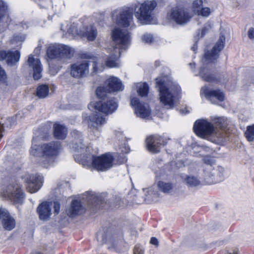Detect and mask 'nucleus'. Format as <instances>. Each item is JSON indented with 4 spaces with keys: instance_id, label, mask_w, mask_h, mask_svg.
<instances>
[{
    "instance_id": "obj_10",
    "label": "nucleus",
    "mask_w": 254,
    "mask_h": 254,
    "mask_svg": "<svg viewBox=\"0 0 254 254\" xmlns=\"http://www.w3.org/2000/svg\"><path fill=\"white\" fill-rule=\"evenodd\" d=\"M167 16L171 21L180 25H184L189 22L193 17L190 8L183 5H178L171 8Z\"/></svg>"
},
{
    "instance_id": "obj_34",
    "label": "nucleus",
    "mask_w": 254,
    "mask_h": 254,
    "mask_svg": "<svg viewBox=\"0 0 254 254\" xmlns=\"http://www.w3.org/2000/svg\"><path fill=\"white\" fill-rule=\"evenodd\" d=\"M184 181L190 187H197L200 185V181L194 176H187Z\"/></svg>"
},
{
    "instance_id": "obj_28",
    "label": "nucleus",
    "mask_w": 254,
    "mask_h": 254,
    "mask_svg": "<svg viewBox=\"0 0 254 254\" xmlns=\"http://www.w3.org/2000/svg\"><path fill=\"white\" fill-rule=\"evenodd\" d=\"M8 6L6 3L3 0H0V22H2L6 23L10 21L9 16L7 14Z\"/></svg>"
},
{
    "instance_id": "obj_12",
    "label": "nucleus",
    "mask_w": 254,
    "mask_h": 254,
    "mask_svg": "<svg viewBox=\"0 0 254 254\" xmlns=\"http://www.w3.org/2000/svg\"><path fill=\"white\" fill-rule=\"evenodd\" d=\"M169 139L158 134L149 135L146 139L147 149L152 153H158L160 152L162 147L168 143Z\"/></svg>"
},
{
    "instance_id": "obj_31",
    "label": "nucleus",
    "mask_w": 254,
    "mask_h": 254,
    "mask_svg": "<svg viewBox=\"0 0 254 254\" xmlns=\"http://www.w3.org/2000/svg\"><path fill=\"white\" fill-rule=\"evenodd\" d=\"M203 6L202 0H194L193 1L190 10L193 15L197 14Z\"/></svg>"
},
{
    "instance_id": "obj_9",
    "label": "nucleus",
    "mask_w": 254,
    "mask_h": 254,
    "mask_svg": "<svg viewBox=\"0 0 254 254\" xmlns=\"http://www.w3.org/2000/svg\"><path fill=\"white\" fill-rule=\"evenodd\" d=\"M1 195L14 204H22L25 197L21 185L17 183H12L7 185L2 190Z\"/></svg>"
},
{
    "instance_id": "obj_22",
    "label": "nucleus",
    "mask_w": 254,
    "mask_h": 254,
    "mask_svg": "<svg viewBox=\"0 0 254 254\" xmlns=\"http://www.w3.org/2000/svg\"><path fill=\"white\" fill-rule=\"evenodd\" d=\"M107 90L109 92L123 91L124 86L121 80L115 76H111L105 82Z\"/></svg>"
},
{
    "instance_id": "obj_23",
    "label": "nucleus",
    "mask_w": 254,
    "mask_h": 254,
    "mask_svg": "<svg viewBox=\"0 0 254 254\" xmlns=\"http://www.w3.org/2000/svg\"><path fill=\"white\" fill-rule=\"evenodd\" d=\"M105 117V115H102L98 113L92 114L87 119L88 127L90 128L97 129L99 127L106 123L107 120Z\"/></svg>"
},
{
    "instance_id": "obj_39",
    "label": "nucleus",
    "mask_w": 254,
    "mask_h": 254,
    "mask_svg": "<svg viewBox=\"0 0 254 254\" xmlns=\"http://www.w3.org/2000/svg\"><path fill=\"white\" fill-rule=\"evenodd\" d=\"M211 12H212V11L210 8L207 7H203L202 6L201 10H200V11L198 12V13L197 15L198 16H201L204 17H207L210 15Z\"/></svg>"
},
{
    "instance_id": "obj_44",
    "label": "nucleus",
    "mask_w": 254,
    "mask_h": 254,
    "mask_svg": "<svg viewBox=\"0 0 254 254\" xmlns=\"http://www.w3.org/2000/svg\"><path fill=\"white\" fill-rule=\"evenodd\" d=\"M142 40L146 43H151L153 40V36L150 34H145L142 37Z\"/></svg>"
},
{
    "instance_id": "obj_36",
    "label": "nucleus",
    "mask_w": 254,
    "mask_h": 254,
    "mask_svg": "<svg viewBox=\"0 0 254 254\" xmlns=\"http://www.w3.org/2000/svg\"><path fill=\"white\" fill-rule=\"evenodd\" d=\"M245 135L249 141H253L254 140V125L247 127Z\"/></svg>"
},
{
    "instance_id": "obj_53",
    "label": "nucleus",
    "mask_w": 254,
    "mask_h": 254,
    "mask_svg": "<svg viewBox=\"0 0 254 254\" xmlns=\"http://www.w3.org/2000/svg\"><path fill=\"white\" fill-rule=\"evenodd\" d=\"M41 47H42V44L39 43L38 44V46L34 50V53L36 54V55H38L39 54V53H40V51L41 50Z\"/></svg>"
},
{
    "instance_id": "obj_38",
    "label": "nucleus",
    "mask_w": 254,
    "mask_h": 254,
    "mask_svg": "<svg viewBox=\"0 0 254 254\" xmlns=\"http://www.w3.org/2000/svg\"><path fill=\"white\" fill-rule=\"evenodd\" d=\"M25 39V36L24 35H14L12 39L11 40V43L12 44H16L18 45H20L21 43L24 41Z\"/></svg>"
},
{
    "instance_id": "obj_15",
    "label": "nucleus",
    "mask_w": 254,
    "mask_h": 254,
    "mask_svg": "<svg viewBox=\"0 0 254 254\" xmlns=\"http://www.w3.org/2000/svg\"><path fill=\"white\" fill-rule=\"evenodd\" d=\"M89 63L88 61H83L73 64L70 66V74L75 78L85 77L89 73Z\"/></svg>"
},
{
    "instance_id": "obj_25",
    "label": "nucleus",
    "mask_w": 254,
    "mask_h": 254,
    "mask_svg": "<svg viewBox=\"0 0 254 254\" xmlns=\"http://www.w3.org/2000/svg\"><path fill=\"white\" fill-rule=\"evenodd\" d=\"M54 135L58 139H64L67 134V129L64 125L58 123H55L53 126Z\"/></svg>"
},
{
    "instance_id": "obj_16",
    "label": "nucleus",
    "mask_w": 254,
    "mask_h": 254,
    "mask_svg": "<svg viewBox=\"0 0 254 254\" xmlns=\"http://www.w3.org/2000/svg\"><path fill=\"white\" fill-rule=\"evenodd\" d=\"M25 181L27 184V189L30 193L38 191L43 186V177L39 175L25 176Z\"/></svg>"
},
{
    "instance_id": "obj_4",
    "label": "nucleus",
    "mask_w": 254,
    "mask_h": 254,
    "mask_svg": "<svg viewBox=\"0 0 254 254\" xmlns=\"http://www.w3.org/2000/svg\"><path fill=\"white\" fill-rule=\"evenodd\" d=\"M112 37L115 47H113L112 49H108L111 54L106 58L105 64L108 67H118L120 66L119 58L121 51L128 49L130 44L131 37L127 30L119 28L113 30Z\"/></svg>"
},
{
    "instance_id": "obj_18",
    "label": "nucleus",
    "mask_w": 254,
    "mask_h": 254,
    "mask_svg": "<svg viewBox=\"0 0 254 254\" xmlns=\"http://www.w3.org/2000/svg\"><path fill=\"white\" fill-rule=\"evenodd\" d=\"M0 221L3 229L6 231L13 230L16 226L15 219L5 209L0 208Z\"/></svg>"
},
{
    "instance_id": "obj_21",
    "label": "nucleus",
    "mask_w": 254,
    "mask_h": 254,
    "mask_svg": "<svg viewBox=\"0 0 254 254\" xmlns=\"http://www.w3.org/2000/svg\"><path fill=\"white\" fill-rule=\"evenodd\" d=\"M51 202L44 201L39 205L37 208V211L39 215V218L41 220L47 221L49 219L51 213Z\"/></svg>"
},
{
    "instance_id": "obj_52",
    "label": "nucleus",
    "mask_w": 254,
    "mask_h": 254,
    "mask_svg": "<svg viewBox=\"0 0 254 254\" xmlns=\"http://www.w3.org/2000/svg\"><path fill=\"white\" fill-rule=\"evenodd\" d=\"M107 236L109 237V238H110V237H111L110 231L109 232V234H108L107 235H103V236H102V237H103V240H102L103 243H106V242H107V241H108Z\"/></svg>"
},
{
    "instance_id": "obj_3",
    "label": "nucleus",
    "mask_w": 254,
    "mask_h": 254,
    "mask_svg": "<svg viewBox=\"0 0 254 254\" xmlns=\"http://www.w3.org/2000/svg\"><path fill=\"white\" fill-rule=\"evenodd\" d=\"M160 104L165 109H172L177 106L181 98V88L168 76L156 79Z\"/></svg>"
},
{
    "instance_id": "obj_29",
    "label": "nucleus",
    "mask_w": 254,
    "mask_h": 254,
    "mask_svg": "<svg viewBox=\"0 0 254 254\" xmlns=\"http://www.w3.org/2000/svg\"><path fill=\"white\" fill-rule=\"evenodd\" d=\"M59 50H60V58L62 59L63 58H69L73 54V50L69 46L60 44Z\"/></svg>"
},
{
    "instance_id": "obj_19",
    "label": "nucleus",
    "mask_w": 254,
    "mask_h": 254,
    "mask_svg": "<svg viewBox=\"0 0 254 254\" xmlns=\"http://www.w3.org/2000/svg\"><path fill=\"white\" fill-rule=\"evenodd\" d=\"M20 58V53L18 51H0V61L6 60L9 65H13L17 64Z\"/></svg>"
},
{
    "instance_id": "obj_8",
    "label": "nucleus",
    "mask_w": 254,
    "mask_h": 254,
    "mask_svg": "<svg viewBox=\"0 0 254 254\" xmlns=\"http://www.w3.org/2000/svg\"><path fill=\"white\" fill-rule=\"evenodd\" d=\"M84 168L98 171H105L117 165L124 163L123 160H75Z\"/></svg>"
},
{
    "instance_id": "obj_62",
    "label": "nucleus",
    "mask_w": 254,
    "mask_h": 254,
    "mask_svg": "<svg viewBox=\"0 0 254 254\" xmlns=\"http://www.w3.org/2000/svg\"><path fill=\"white\" fill-rule=\"evenodd\" d=\"M15 149H13L12 150V152L13 153V154L15 153Z\"/></svg>"
},
{
    "instance_id": "obj_5",
    "label": "nucleus",
    "mask_w": 254,
    "mask_h": 254,
    "mask_svg": "<svg viewBox=\"0 0 254 254\" xmlns=\"http://www.w3.org/2000/svg\"><path fill=\"white\" fill-rule=\"evenodd\" d=\"M225 44V37L223 33L220 34L219 38L210 51L205 52L202 59V66L198 74L204 80L213 82L216 80L215 77L210 73V67L219 57L220 52L223 49Z\"/></svg>"
},
{
    "instance_id": "obj_11",
    "label": "nucleus",
    "mask_w": 254,
    "mask_h": 254,
    "mask_svg": "<svg viewBox=\"0 0 254 254\" xmlns=\"http://www.w3.org/2000/svg\"><path fill=\"white\" fill-rule=\"evenodd\" d=\"M118 106V102L115 98L109 97L104 98L98 102L90 103L88 105V108L90 110L94 109L106 115H108L115 112Z\"/></svg>"
},
{
    "instance_id": "obj_59",
    "label": "nucleus",
    "mask_w": 254,
    "mask_h": 254,
    "mask_svg": "<svg viewBox=\"0 0 254 254\" xmlns=\"http://www.w3.org/2000/svg\"><path fill=\"white\" fill-rule=\"evenodd\" d=\"M190 65L192 69L195 67V64L194 63H190Z\"/></svg>"
},
{
    "instance_id": "obj_55",
    "label": "nucleus",
    "mask_w": 254,
    "mask_h": 254,
    "mask_svg": "<svg viewBox=\"0 0 254 254\" xmlns=\"http://www.w3.org/2000/svg\"><path fill=\"white\" fill-rule=\"evenodd\" d=\"M97 63L96 62H94L93 64V71L94 72H96L98 71V67H97Z\"/></svg>"
},
{
    "instance_id": "obj_41",
    "label": "nucleus",
    "mask_w": 254,
    "mask_h": 254,
    "mask_svg": "<svg viewBox=\"0 0 254 254\" xmlns=\"http://www.w3.org/2000/svg\"><path fill=\"white\" fill-rule=\"evenodd\" d=\"M40 165L45 168H48L54 165V160H41Z\"/></svg>"
},
{
    "instance_id": "obj_47",
    "label": "nucleus",
    "mask_w": 254,
    "mask_h": 254,
    "mask_svg": "<svg viewBox=\"0 0 254 254\" xmlns=\"http://www.w3.org/2000/svg\"><path fill=\"white\" fill-rule=\"evenodd\" d=\"M54 212L58 214L60 212V204L58 201H55L54 202Z\"/></svg>"
},
{
    "instance_id": "obj_37",
    "label": "nucleus",
    "mask_w": 254,
    "mask_h": 254,
    "mask_svg": "<svg viewBox=\"0 0 254 254\" xmlns=\"http://www.w3.org/2000/svg\"><path fill=\"white\" fill-rule=\"evenodd\" d=\"M201 152V155L203 158V159H210L212 157H215L213 156L215 152L208 147H206Z\"/></svg>"
},
{
    "instance_id": "obj_56",
    "label": "nucleus",
    "mask_w": 254,
    "mask_h": 254,
    "mask_svg": "<svg viewBox=\"0 0 254 254\" xmlns=\"http://www.w3.org/2000/svg\"><path fill=\"white\" fill-rule=\"evenodd\" d=\"M176 164L177 165V167H178V168H180V167H182L183 166H184V165H183L184 162L182 160H178V161L177 163H176Z\"/></svg>"
},
{
    "instance_id": "obj_58",
    "label": "nucleus",
    "mask_w": 254,
    "mask_h": 254,
    "mask_svg": "<svg viewBox=\"0 0 254 254\" xmlns=\"http://www.w3.org/2000/svg\"><path fill=\"white\" fill-rule=\"evenodd\" d=\"M197 49V42H195L193 46L191 47V50L194 52L196 53Z\"/></svg>"
},
{
    "instance_id": "obj_35",
    "label": "nucleus",
    "mask_w": 254,
    "mask_h": 254,
    "mask_svg": "<svg viewBox=\"0 0 254 254\" xmlns=\"http://www.w3.org/2000/svg\"><path fill=\"white\" fill-rule=\"evenodd\" d=\"M119 153H111L107 152L101 155L100 156H96L93 155L91 159H115V158L119 157L118 156Z\"/></svg>"
},
{
    "instance_id": "obj_2",
    "label": "nucleus",
    "mask_w": 254,
    "mask_h": 254,
    "mask_svg": "<svg viewBox=\"0 0 254 254\" xmlns=\"http://www.w3.org/2000/svg\"><path fill=\"white\" fill-rule=\"evenodd\" d=\"M210 123L206 120L196 121L193 125L195 133L200 138L215 143L222 142L226 136L227 120L224 117H211Z\"/></svg>"
},
{
    "instance_id": "obj_49",
    "label": "nucleus",
    "mask_w": 254,
    "mask_h": 254,
    "mask_svg": "<svg viewBox=\"0 0 254 254\" xmlns=\"http://www.w3.org/2000/svg\"><path fill=\"white\" fill-rule=\"evenodd\" d=\"M150 243L153 245L156 246H158L159 244L158 241L157 239L155 237H152L150 240Z\"/></svg>"
},
{
    "instance_id": "obj_51",
    "label": "nucleus",
    "mask_w": 254,
    "mask_h": 254,
    "mask_svg": "<svg viewBox=\"0 0 254 254\" xmlns=\"http://www.w3.org/2000/svg\"><path fill=\"white\" fill-rule=\"evenodd\" d=\"M71 134H72V136H73L74 138H78L80 136V132L77 130H73Z\"/></svg>"
},
{
    "instance_id": "obj_32",
    "label": "nucleus",
    "mask_w": 254,
    "mask_h": 254,
    "mask_svg": "<svg viewBox=\"0 0 254 254\" xmlns=\"http://www.w3.org/2000/svg\"><path fill=\"white\" fill-rule=\"evenodd\" d=\"M49 89L46 85H41L37 88V96L40 98H44L49 94Z\"/></svg>"
},
{
    "instance_id": "obj_20",
    "label": "nucleus",
    "mask_w": 254,
    "mask_h": 254,
    "mask_svg": "<svg viewBox=\"0 0 254 254\" xmlns=\"http://www.w3.org/2000/svg\"><path fill=\"white\" fill-rule=\"evenodd\" d=\"M27 63L29 67L33 69L34 79L39 80L42 77L43 70L42 65L40 60L38 58H34L33 55H30L29 56Z\"/></svg>"
},
{
    "instance_id": "obj_40",
    "label": "nucleus",
    "mask_w": 254,
    "mask_h": 254,
    "mask_svg": "<svg viewBox=\"0 0 254 254\" xmlns=\"http://www.w3.org/2000/svg\"><path fill=\"white\" fill-rule=\"evenodd\" d=\"M7 77L5 70L0 65V83L7 85Z\"/></svg>"
},
{
    "instance_id": "obj_54",
    "label": "nucleus",
    "mask_w": 254,
    "mask_h": 254,
    "mask_svg": "<svg viewBox=\"0 0 254 254\" xmlns=\"http://www.w3.org/2000/svg\"><path fill=\"white\" fill-rule=\"evenodd\" d=\"M167 152L168 154H171V156L172 157H175L176 158H178V157H180V155H179V153L178 152H177L176 151H174L173 152H169L167 150Z\"/></svg>"
},
{
    "instance_id": "obj_13",
    "label": "nucleus",
    "mask_w": 254,
    "mask_h": 254,
    "mask_svg": "<svg viewBox=\"0 0 254 254\" xmlns=\"http://www.w3.org/2000/svg\"><path fill=\"white\" fill-rule=\"evenodd\" d=\"M68 32L74 36L77 35L82 38L85 37L89 41H93L97 36V29L92 25L83 27L82 30H78L74 26H72L69 28Z\"/></svg>"
},
{
    "instance_id": "obj_27",
    "label": "nucleus",
    "mask_w": 254,
    "mask_h": 254,
    "mask_svg": "<svg viewBox=\"0 0 254 254\" xmlns=\"http://www.w3.org/2000/svg\"><path fill=\"white\" fill-rule=\"evenodd\" d=\"M158 190L164 193H170L173 191V184L169 182L159 181L156 183Z\"/></svg>"
},
{
    "instance_id": "obj_63",
    "label": "nucleus",
    "mask_w": 254,
    "mask_h": 254,
    "mask_svg": "<svg viewBox=\"0 0 254 254\" xmlns=\"http://www.w3.org/2000/svg\"><path fill=\"white\" fill-rule=\"evenodd\" d=\"M35 254H41L40 253H36Z\"/></svg>"
},
{
    "instance_id": "obj_45",
    "label": "nucleus",
    "mask_w": 254,
    "mask_h": 254,
    "mask_svg": "<svg viewBox=\"0 0 254 254\" xmlns=\"http://www.w3.org/2000/svg\"><path fill=\"white\" fill-rule=\"evenodd\" d=\"M144 252L143 248L140 245H136L135 246L133 250L134 254H143Z\"/></svg>"
},
{
    "instance_id": "obj_33",
    "label": "nucleus",
    "mask_w": 254,
    "mask_h": 254,
    "mask_svg": "<svg viewBox=\"0 0 254 254\" xmlns=\"http://www.w3.org/2000/svg\"><path fill=\"white\" fill-rule=\"evenodd\" d=\"M109 91L107 90V88L104 86H99L97 88L96 90V94L97 97L100 99L101 100L104 98H109L107 96V93H109Z\"/></svg>"
},
{
    "instance_id": "obj_60",
    "label": "nucleus",
    "mask_w": 254,
    "mask_h": 254,
    "mask_svg": "<svg viewBox=\"0 0 254 254\" xmlns=\"http://www.w3.org/2000/svg\"><path fill=\"white\" fill-rule=\"evenodd\" d=\"M21 25H22L21 26L23 27L24 29H25V28L27 29L28 27V25L26 23H24V24L21 23Z\"/></svg>"
},
{
    "instance_id": "obj_42",
    "label": "nucleus",
    "mask_w": 254,
    "mask_h": 254,
    "mask_svg": "<svg viewBox=\"0 0 254 254\" xmlns=\"http://www.w3.org/2000/svg\"><path fill=\"white\" fill-rule=\"evenodd\" d=\"M104 18L103 13H95L92 16V21L95 23H99L101 22Z\"/></svg>"
},
{
    "instance_id": "obj_61",
    "label": "nucleus",
    "mask_w": 254,
    "mask_h": 254,
    "mask_svg": "<svg viewBox=\"0 0 254 254\" xmlns=\"http://www.w3.org/2000/svg\"><path fill=\"white\" fill-rule=\"evenodd\" d=\"M229 254H239L237 252H234L232 253H229Z\"/></svg>"
},
{
    "instance_id": "obj_1",
    "label": "nucleus",
    "mask_w": 254,
    "mask_h": 254,
    "mask_svg": "<svg viewBox=\"0 0 254 254\" xmlns=\"http://www.w3.org/2000/svg\"><path fill=\"white\" fill-rule=\"evenodd\" d=\"M157 6L154 0H147L138 3L134 9L131 7H124L115 10L113 13V18L120 26L127 27L133 22V12L138 21L142 24L153 23V11Z\"/></svg>"
},
{
    "instance_id": "obj_50",
    "label": "nucleus",
    "mask_w": 254,
    "mask_h": 254,
    "mask_svg": "<svg viewBox=\"0 0 254 254\" xmlns=\"http://www.w3.org/2000/svg\"><path fill=\"white\" fill-rule=\"evenodd\" d=\"M73 149L75 151H78V152H82V150H83V148L80 146L79 147V146L76 144H75L74 145V146H73Z\"/></svg>"
},
{
    "instance_id": "obj_6",
    "label": "nucleus",
    "mask_w": 254,
    "mask_h": 254,
    "mask_svg": "<svg viewBox=\"0 0 254 254\" xmlns=\"http://www.w3.org/2000/svg\"><path fill=\"white\" fill-rule=\"evenodd\" d=\"M50 128L46 127L39 129L35 132L36 137H34L32 145L30 150V154L34 157H40L42 153L44 156L52 157L58 155L61 149V143L59 141H53L49 143L44 144L41 146L35 144L37 137L46 139L50 135Z\"/></svg>"
},
{
    "instance_id": "obj_57",
    "label": "nucleus",
    "mask_w": 254,
    "mask_h": 254,
    "mask_svg": "<svg viewBox=\"0 0 254 254\" xmlns=\"http://www.w3.org/2000/svg\"><path fill=\"white\" fill-rule=\"evenodd\" d=\"M3 129V124L0 122V140L2 137V132Z\"/></svg>"
},
{
    "instance_id": "obj_17",
    "label": "nucleus",
    "mask_w": 254,
    "mask_h": 254,
    "mask_svg": "<svg viewBox=\"0 0 254 254\" xmlns=\"http://www.w3.org/2000/svg\"><path fill=\"white\" fill-rule=\"evenodd\" d=\"M200 95H204L213 104L217 103V101H223L225 98L224 94L221 90H211L206 86L201 88Z\"/></svg>"
},
{
    "instance_id": "obj_30",
    "label": "nucleus",
    "mask_w": 254,
    "mask_h": 254,
    "mask_svg": "<svg viewBox=\"0 0 254 254\" xmlns=\"http://www.w3.org/2000/svg\"><path fill=\"white\" fill-rule=\"evenodd\" d=\"M136 86L137 87V93L140 96L146 97L148 95L149 86L146 82L138 83Z\"/></svg>"
},
{
    "instance_id": "obj_24",
    "label": "nucleus",
    "mask_w": 254,
    "mask_h": 254,
    "mask_svg": "<svg viewBox=\"0 0 254 254\" xmlns=\"http://www.w3.org/2000/svg\"><path fill=\"white\" fill-rule=\"evenodd\" d=\"M83 211L81 202L77 200H73L70 207L66 210V213L70 217H74L80 215Z\"/></svg>"
},
{
    "instance_id": "obj_26",
    "label": "nucleus",
    "mask_w": 254,
    "mask_h": 254,
    "mask_svg": "<svg viewBox=\"0 0 254 254\" xmlns=\"http://www.w3.org/2000/svg\"><path fill=\"white\" fill-rule=\"evenodd\" d=\"M59 44H51L47 47V56L49 59L60 58V49Z\"/></svg>"
},
{
    "instance_id": "obj_14",
    "label": "nucleus",
    "mask_w": 254,
    "mask_h": 254,
    "mask_svg": "<svg viewBox=\"0 0 254 254\" xmlns=\"http://www.w3.org/2000/svg\"><path fill=\"white\" fill-rule=\"evenodd\" d=\"M130 105L134 109L136 116L142 119H146L150 116L151 110L149 105L146 103L140 102L137 97L131 98Z\"/></svg>"
},
{
    "instance_id": "obj_46",
    "label": "nucleus",
    "mask_w": 254,
    "mask_h": 254,
    "mask_svg": "<svg viewBox=\"0 0 254 254\" xmlns=\"http://www.w3.org/2000/svg\"><path fill=\"white\" fill-rule=\"evenodd\" d=\"M121 152L120 153V154H125L129 152L130 149L128 145L127 144H125L123 146L121 147L120 148Z\"/></svg>"
},
{
    "instance_id": "obj_48",
    "label": "nucleus",
    "mask_w": 254,
    "mask_h": 254,
    "mask_svg": "<svg viewBox=\"0 0 254 254\" xmlns=\"http://www.w3.org/2000/svg\"><path fill=\"white\" fill-rule=\"evenodd\" d=\"M248 35L250 39H254V28H251L249 29Z\"/></svg>"
},
{
    "instance_id": "obj_43",
    "label": "nucleus",
    "mask_w": 254,
    "mask_h": 254,
    "mask_svg": "<svg viewBox=\"0 0 254 254\" xmlns=\"http://www.w3.org/2000/svg\"><path fill=\"white\" fill-rule=\"evenodd\" d=\"M210 28L211 27L209 25L204 26L201 30V33H198L197 35V37H198V38L203 37L205 35V34L209 31Z\"/></svg>"
},
{
    "instance_id": "obj_7",
    "label": "nucleus",
    "mask_w": 254,
    "mask_h": 254,
    "mask_svg": "<svg viewBox=\"0 0 254 254\" xmlns=\"http://www.w3.org/2000/svg\"><path fill=\"white\" fill-rule=\"evenodd\" d=\"M204 181L207 185L217 184L223 181L227 177L225 169L221 166H217L215 169V160H204Z\"/></svg>"
}]
</instances>
